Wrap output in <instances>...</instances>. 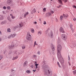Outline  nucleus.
I'll use <instances>...</instances> for the list:
<instances>
[{
    "label": "nucleus",
    "instance_id": "nucleus-46",
    "mask_svg": "<svg viewBox=\"0 0 76 76\" xmlns=\"http://www.w3.org/2000/svg\"><path fill=\"white\" fill-rule=\"evenodd\" d=\"M37 54H39V55L40 54V51H38V52H37Z\"/></svg>",
    "mask_w": 76,
    "mask_h": 76
},
{
    "label": "nucleus",
    "instance_id": "nucleus-51",
    "mask_svg": "<svg viewBox=\"0 0 76 76\" xmlns=\"http://www.w3.org/2000/svg\"><path fill=\"white\" fill-rule=\"evenodd\" d=\"M31 68H33V67H34V66H33V65H32L31 66Z\"/></svg>",
    "mask_w": 76,
    "mask_h": 76
},
{
    "label": "nucleus",
    "instance_id": "nucleus-10",
    "mask_svg": "<svg viewBox=\"0 0 76 76\" xmlns=\"http://www.w3.org/2000/svg\"><path fill=\"white\" fill-rule=\"evenodd\" d=\"M27 37L31 38V34H30V32H27Z\"/></svg>",
    "mask_w": 76,
    "mask_h": 76
},
{
    "label": "nucleus",
    "instance_id": "nucleus-17",
    "mask_svg": "<svg viewBox=\"0 0 76 76\" xmlns=\"http://www.w3.org/2000/svg\"><path fill=\"white\" fill-rule=\"evenodd\" d=\"M63 16L65 18H67V16H68V15H66L64 14L63 15Z\"/></svg>",
    "mask_w": 76,
    "mask_h": 76
},
{
    "label": "nucleus",
    "instance_id": "nucleus-64",
    "mask_svg": "<svg viewBox=\"0 0 76 76\" xmlns=\"http://www.w3.org/2000/svg\"><path fill=\"white\" fill-rule=\"evenodd\" d=\"M0 33L1 34V32L0 31Z\"/></svg>",
    "mask_w": 76,
    "mask_h": 76
},
{
    "label": "nucleus",
    "instance_id": "nucleus-42",
    "mask_svg": "<svg viewBox=\"0 0 76 76\" xmlns=\"http://www.w3.org/2000/svg\"><path fill=\"white\" fill-rule=\"evenodd\" d=\"M2 13H3V14H6V13L5 12H4V11H3L2 12Z\"/></svg>",
    "mask_w": 76,
    "mask_h": 76
},
{
    "label": "nucleus",
    "instance_id": "nucleus-26",
    "mask_svg": "<svg viewBox=\"0 0 76 76\" xmlns=\"http://www.w3.org/2000/svg\"><path fill=\"white\" fill-rule=\"evenodd\" d=\"M72 73H73L74 75H76V70L73 71Z\"/></svg>",
    "mask_w": 76,
    "mask_h": 76
},
{
    "label": "nucleus",
    "instance_id": "nucleus-34",
    "mask_svg": "<svg viewBox=\"0 0 76 76\" xmlns=\"http://www.w3.org/2000/svg\"><path fill=\"white\" fill-rule=\"evenodd\" d=\"M3 58V56L1 55H0V60H1Z\"/></svg>",
    "mask_w": 76,
    "mask_h": 76
},
{
    "label": "nucleus",
    "instance_id": "nucleus-60",
    "mask_svg": "<svg viewBox=\"0 0 76 76\" xmlns=\"http://www.w3.org/2000/svg\"><path fill=\"white\" fill-rule=\"evenodd\" d=\"M68 58H69V60H70V57H69V56H68Z\"/></svg>",
    "mask_w": 76,
    "mask_h": 76
},
{
    "label": "nucleus",
    "instance_id": "nucleus-35",
    "mask_svg": "<svg viewBox=\"0 0 76 76\" xmlns=\"http://www.w3.org/2000/svg\"><path fill=\"white\" fill-rule=\"evenodd\" d=\"M76 69V67L74 66L72 67V70H75Z\"/></svg>",
    "mask_w": 76,
    "mask_h": 76
},
{
    "label": "nucleus",
    "instance_id": "nucleus-40",
    "mask_svg": "<svg viewBox=\"0 0 76 76\" xmlns=\"http://www.w3.org/2000/svg\"><path fill=\"white\" fill-rule=\"evenodd\" d=\"M27 63H28V61H25L24 62V64L25 65L26 64H27Z\"/></svg>",
    "mask_w": 76,
    "mask_h": 76
},
{
    "label": "nucleus",
    "instance_id": "nucleus-24",
    "mask_svg": "<svg viewBox=\"0 0 76 76\" xmlns=\"http://www.w3.org/2000/svg\"><path fill=\"white\" fill-rule=\"evenodd\" d=\"M42 34V31H39L38 32V35H41Z\"/></svg>",
    "mask_w": 76,
    "mask_h": 76
},
{
    "label": "nucleus",
    "instance_id": "nucleus-53",
    "mask_svg": "<svg viewBox=\"0 0 76 76\" xmlns=\"http://www.w3.org/2000/svg\"><path fill=\"white\" fill-rule=\"evenodd\" d=\"M73 20H74V21H75V20H76V18H74V19H73Z\"/></svg>",
    "mask_w": 76,
    "mask_h": 76
},
{
    "label": "nucleus",
    "instance_id": "nucleus-21",
    "mask_svg": "<svg viewBox=\"0 0 76 76\" xmlns=\"http://www.w3.org/2000/svg\"><path fill=\"white\" fill-rule=\"evenodd\" d=\"M22 47L23 50H24V49L25 48V45H22Z\"/></svg>",
    "mask_w": 76,
    "mask_h": 76
},
{
    "label": "nucleus",
    "instance_id": "nucleus-27",
    "mask_svg": "<svg viewBox=\"0 0 76 76\" xmlns=\"http://www.w3.org/2000/svg\"><path fill=\"white\" fill-rule=\"evenodd\" d=\"M48 72L49 74H50H50H51V76H52V72H50L49 70H48Z\"/></svg>",
    "mask_w": 76,
    "mask_h": 76
},
{
    "label": "nucleus",
    "instance_id": "nucleus-52",
    "mask_svg": "<svg viewBox=\"0 0 76 76\" xmlns=\"http://www.w3.org/2000/svg\"><path fill=\"white\" fill-rule=\"evenodd\" d=\"M19 19H22V17L21 16V17H20Z\"/></svg>",
    "mask_w": 76,
    "mask_h": 76
},
{
    "label": "nucleus",
    "instance_id": "nucleus-18",
    "mask_svg": "<svg viewBox=\"0 0 76 76\" xmlns=\"http://www.w3.org/2000/svg\"><path fill=\"white\" fill-rule=\"evenodd\" d=\"M36 12L35 11V9H34L33 10H32V12H31V14H33L34 13H35Z\"/></svg>",
    "mask_w": 76,
    "mask_h": 76
},
{
    "label": "nucleus",
    "instance_id": "nucleus-48",
    "mask_svg": "<svg viewBox=\"0 0 76 76\" xmlns=\"http://www.w3.org/2000/svg\"><path fill=\"white\" fill-rule=\"evenodd\" d=\"M48 32V31L46 30V31H45V33L46 34H47V32Z\"/></svg>",
    "mask_w": 76,
    "mask_h": 76
},
{
    "label": "nucleus",
    "instance_id": "nucleus-54",
    "mask_svg": "<svg viewBox=\"0 0 76 76\" xmlns=\"http://www.w3.org/2000/svg\"><path fill=\"white\" fill-rule=\"evenodd\" d=\"M18 27H19V26H16V28H18Z\"/></svg>",
    "mask_w": 76,
    "mask_h": 76
},
{
    "label": "nucleus",
    "instance_id": "nucleus-49",
    "mask_svg": "<svg viewBox=\"0 0 76 76\" xmlns=\"http://www.w3.org/2000/svg\"><path fill=\"white\" fill-rule=\"evenodd\" d=\"M72 26H73V25H70V28H71V29H72Z\"/></svg>",
    "mask_w": 76,
    "mask_h": 76
},
{
    "label": "nucleus",
    "instance_id": "nucleus-12",
    "mask_svg": "<svg viewBox=\"0 0 76 76\" xmlns=\"http://www.w3.org/2000/svg\"><path fill=\"white\" fill-rule=\"evenodd\" d=\"M28 14H29V12H28L25 13L24 15V18H26V16L27 15H28Z\"/></svg>",
    "mask_w": 76,
    "mask_h": 76
},
{
    "label": "nucleus",
    "instance_id": "nucleus-19",
    "mask_svg": "<svg viewBox=\"0 0 76 76\" xmlns=\"http://www.w3.org/2000/svg\"><path fill=\"white\" fill-rule=\"evenodd\" d=\"M7 10H10L11 9V7L9 6H8L7 7Z\"/></svg>",
    "mask_w": 76,
    "mask_h": 76
},
{
    "label": "nucleus",
    "instance_id": "nucleus-61",
    "mask_svg": "<svg viewBox=\"0 0 76 76\" xmlns=\"http://www.w3.org/2000/svg\"><path fill=\"white\" fill-rule=\"evenodd\" d=\"M20 54V53H19V52L18 53V54L19 55V54Z\"/></svg>",
    "mask_w": 76,
    "mask_h": 76
},
{
    "label": "nucleus",
    "instance_id": "nucleus-37",
    "mask_svg": "<svg viewBox=\"0 0 76 76\" xmlns=\"http://www.w3.org/2000/svg\"><path fill=\"white\" fill-rule=\"evenodd\" d=\"M6 6H4L3 7V9H4V10H6Z\"/></svg>",
    "mask_w": 76,
    "mask_h": 76
},
{
    "label": "nucleus",
    "instance_id": "nucleus-4",
    "mask_svg": "<svg viewBox=\"0 0 76 76\" xmlns=\"http://www.w3.org/2000/svg\"><path fill=\"white\" fill-rule=\"evenodd\" d=\"M59 31L61 32L62 33H65V31L64 30V28L62 27H60L59 28Z\"/></svg>",
    "mask_w": 76,
    "mask_h": 76
},
{
    "label": "nucleus",
    "instance_id": "nucleus-38",
    "mask_svg": "<svg viewBox=\"0 0 76 76\" xmlns=\"http://www.w3.org/2000/svg\"><path fill=\"white\" fill-rule=\"evenodd\" d=\"M63 1L64 3H66V2H67V0H63Z\"/></svg>",
    "mask_w": 76,
    "mask_h": 76
},
{
    "label": "nucleus",
    "instance_id": "nucleus-22",
    "mask_svg": "<svg viewBox=\"0 0 76 76\" xmlns=\"http://www.w3.org/2000/svg\"><path fill=\"white\" fill-rule=\"evenodd\" d=\"M10 16H11V18L12 19H14L15 18V17H14L13 15L12 14H10Z\"/></svg>",
    "mask_w": 76,
    "mask_h": 76
},
{
    "label": "nucleus",
    "instance_id": "nucleus-62",
    "mask_svg": "<svg viewBox=\"0 0 76 76\" xmlns=\"http://www.w3.org/2000/svg\"><path fill=\"white\" fill-rule=\"evenodd\" d=\"M39 21H41V19H39Z\"/></svg>",
    "mask_w": 76,
    "mask_h": 76
},
{
    "label": "nucleus",
    "instance_id": "nucleus-3",
    "mask_svg": "<svg viewBox=\"0 0 76 76\" xmlns=\"http://www.w3.org/2000/svg\"><path fill=\"white\" fill-rule=\"evenodd\" d=\"M61 57H60V56H59V58L58 57L59 60H60L61 59V60L60 61V62L61 63H64V59L62 58V57H61Z\"/></svg>",
    "mask_w": 76,
    "mask_h": 76
},
{
    "label": "nucleus",
    "instance_id": "nucleus-28",
    "mask_svg": "<svg viewBox=\"0 0 76 76\" xmlns=\"http://www.w3.org/2000/svg\"><path fill=\"white\" fill-rule=\"evenodd\" d=\"M38 64H35V66H36V69H37L38 68Z\"/></svg>",
    "mask_w": 76,
    "mask_h": 76
},
{
    "label": "nucleus",
    "instance_id": "nucleus-23",
    "mask_svg": "<svg viewBox=\"0 0 76 76\" xmlns=\"http://www.w3.org/2000/svg\"><path fill=\"white\" fill-rule=\"evenodd\" d=\"M38 45V44L37 43V42L35 41L34 42V47H35V45Z\"/></svg>",
    "mask_w": 76,
    "mask_h": 76
},
{
    "label": "nucleus",
    "instance_id": "nucleus-63",
    "mask_svg": "<svg viewBox=\"0 0 76 76\" xmlns=\"http://www.w3.org/2000/svg\"><path fill=\"white\" fill-rule=\"evenodd\" d=\"M35 64H37V62H36L35 63Z\"/></svg>",
    "mask_w": 76,
    "mask_h": 76
},
{
    "label": "nucleus",
    "instance_id": "nucleus-50",
    "mask_svg": "<svg viewBox=\"0 0 76 76\" xmlns=\"http://www.w3.org/2000/svg\"><path fill=\"white\" fill-rule=\"evenodd\" d=\"M61 6H57V8H60V7H61Z\"/></svg>",
    "mask_w": 76,
    "mask_h": 76
},
{
    "label": "nucleus",
    "instance_id": "nucleus-55",
    "mask_svg": "<svg viewBox=\"0 0 76 76\" xmlns=\"http://www.w3.org/2000/svg\"><path fill=\"white\" fill-rule=\"evenodd\" d=\"M49 30H50V28H48V29L46 31H48Z\"/></svg>",
    "mask_w": 76,
    "mask_h": 76
},
{
    "label": "nucleus",
    "instance_id": "nucleus-16",
    "mask_svg": "<svg viewBox=\"0 0 76 76\" xmlns=\"http://www.w3.org/2000/svg\"><path fill=\"white\" fill-rule=\"evenodd\" d=\"M19 25H20V27L22 28L23 26V24L22 23H20L19 24Z\"/></svg>",
    "mask_w": 76,
    "mask_h": 76
},
{
    "label": "nucleus",
    "instance_id": "nucleus-45",
    "mask_svg": "<svg viewBox=\"0 0 76 76\" xmlns=\"http://www.w3.org/2000/svg\"><path fill=\"white\" fill-rule=\"evenodd\" d=\"M34 24H37V22L36 21L34 22Z\"/></svg>",
    "mask_w": 76,
    "mask_h": 76
},
{
    "label": "nucleus",
    "instance_id": "nucleus-25",
    "mask_svg": "<svg viewBox=\"0 0 76 76\" xmlns=\"http://www.w3.org/2000/svg\"><path fill=\"white\" fill-rule=\"evenodd\" d=\"M3 16H0V20H3Z\"/></svg>",
    "mask_w": 76,
    "mask_h": 76
},
{
    "label": "nucleus",
    "instance_id": "nucleus-58",
    "mask_svg": "<svg viewBox=\"0 0 76 76\" xmlns=\"http://www.w3.org/2000/svg\"><path fill=\"white\" fill-rule=\"evenodd\" d=\"M36 70H33V72H35V71H36Z\"/></svg>",
    "mask_w": 76,
    "mask_h": 76
},
{
    "label": "nucleus",
    "instance_id": "nucleus-56",
    "mask_svg": "<svg viewBox=\"0 0 76 76\" xmlns=\"http://www.w3.org/2000/svg\"><path fill=\"white\" fill-rule=\"evenodd\" d=\"M14 71V70L13 69H11V72H13Z\"/></svg>",
    "mask_w": 76,
    "mask_h": 76
},
{
    "label": "nucleus",
    "instance_id": "nucleus-44",
    "mask_svg": "<svg viewBox=\"0 0 76 76\" xmlns=\"http://www.w3.org/2000/svg\"><path fill=\"white\" fill-rule=\"evenodd\" d=\"M47 67V66H44V69H46Z\"/></svg>",
    "mask_w": 76,
    "mask_h": 76
},
{
    "label": "nucleus",
    "instance_id": "nucleus-13",
    "mask_svg": "<svg viewBox=\"0 0 76 76\" xmlns=\"http://www.w3.org/2000/svg\"><path fill=\"white\" fill-rule=\"evenodd\" d=\"M26 39L28 41H31V37H26Z\"/></svg>",
    "mask_w": 76,
    "mask_h": 76
},
{
    "label": "nucleus",
    "instance_id": "nucleus-1",
    "mask_svg": "<svg viewBox=\"0 0 76 76\" xmlns=\"http://www.w3.org/2000/svg\"><path fill=\"white\" fill-rule=\"evenodd\" d=\"M61 50V45H58L57 46V54L58 57V58H60V57H61V54L60 53Z\"/></svg>",
    "mask_w": 76,
    "mask_h": 76
},
{
    "label": "nucleus",
    "instance_id": "nucleus-31",
    "mask_svg": "<svg viewBox=\"0 0 76 76\" xmlns=\"http://www.w3.org/2000/svg\"><path fill=\"white\" fill-rule=\"evenodd\" d=\"M60 4H62V1L61 0H58Z\"/></svg>",
    "mask_w": 76,
    "mask_h": 76
},
{
    "label": "nucleus",
    "instance_id": "nucleus-6",
    "mask_svg": "<svg viewBox=\"0 0 76 76\" xmlns=\"http://www.w3.org/2000/svg\"><path fill=\"white\" fill-rule=\"evenodd\" d=\"M62 38L64 41L66 40V34H62L61 35Z\"/></svg>",
    "mask_w": 76,
    "mask_h": 76
},
{
    "label": "nucleus",
    "instance_id": "nucleus-11",
    "mask_svg": "<svg viewBox=\"0 0 76 76\" xmlns=\"http://www.w3.org/2000/svg\"><path fill=\"white\" fill-rule=\"evenodd\" d=\"M64 18V17H63V15H61L60 16V20H61V21H62V20H63Z\"/></svg>",
    "mask_w": 76,
    "mask_h": 76
},
{
    "label": "nucleus",
    "instance_id": "nucleus-9",
    "mask_svg": "<svg viewBox=\"0 0 76 76\" xmlns=\"http://www.w3.org/2000/svg\"><path fill=\"white\" fill-rule=\"evenodd\" d=\"M48 35L49 37L50 36L51 38H52L53 35V31H51L50 33H48Z\"/></svg>",
    "mask_w": 76,
    "mask_h": 76
},
{
    "label": "nucleus",
    "instance_id": "nucleus-30",
    "mask_svg": "<svg viewBox=\"0 0 76 76\" xmlns=\"http://www.w3.org/2000/svg\"><path fill=\"white\" fill-rule=\"evenodd\" d=\"M31 31L32 33H34V29H31Z\"/></svg>",
    "mask_w": 76,
    "mask_h": 76
},
{
    "label": "nucleus",
    "instance_id": "nucleus-8",
    "mask_svg": "<svg viewBox=\"0 0 76 76\" xmlns=\"http://www.w3.org/2000/svg\"><path fill=\"white\" fill-rule=\"evenodd\" d=\"M14 47H15L14 46V45L12 44L9 46V48L11 50H12V49H13V48H14Z\"/></svg>",
    "mask_w": 76,
    "mask_h": 76
},
{
    "label": "nucleus",
    "instance_id": "nucleus-57",
    "mask_svg": "<svg viewBox=\"0 0 76 76\" xmlns=\"http://www.w3.org/2000/svg\"><path fill=\"white\" fill-rule=\"evenodd\" d=\"M34 57H36V55H33Z\"/></svg>",
    "mask_w": 76,
    "mask_h": 76
},
{
    "label": "nucleus",
    "instance_id": "nucleus-29",
    "mask_svg": "<svg viewBox=\"0 0 76 76\" xmlns=\"http://www.w3.org/2000/svg\"><path fill=\"white\" fill-rule=\"evenodd\" d=\"M26 72L27 73H31V71L29 70H27L26 71Z\"/></svg>",
    "mask_w": 76,
    "mask_h": 76
},
{
    "label": "nucleus",
    "instance_id": "nucleus-5",
    "mask_svg": "<svg viewBox=\"0 0 76 76\" xmlns=\"http://www.w3.org/2000/svg\"><path fill=\"white\" fill-rule=\"evenodd\" d=\"M7 3L8 5H10L12 3V1L11 0H7Z\"/></svg>",
    "mask_w": 76,
    "mask_h": 76
},
{
    "label": "nucleus",
    "instance_id": "nucleus-2",
    "mask_svg": "<svg viewBox=\"0 0 76 76\" xmlns=\"http://www.w3.org/2000/svg\"><path fill=\"white\" fill-rule=\"evenodd\" d=\"M16 36V33H13L8 36L7 38L8 39H10L12 38H15Z\"/></svg>",
    "mask_w": 76,
    "mask_h": 76
},
{
    "label": "nucleus",
    "instance_id": "nucleus-47",
    "mask_svg": "<svg viewBox=\"0 0 76 76\" xmlns=\"http://www.w3.org/2000/svg\"><path fill=\"white\" fill-rule=\"evenodd\" d=\"M73 7H74V8H75V9H76V6H75V5H73Z\"/></svg>",
    "mask_w": 76,
    "mask_h": 76
},
{
    "label": "nucleus",
    "instance_id": "nucleus-59",
    "mask_svg": "<svg viewBox=\"0 0 76 76\" xmlns=\"http://www.w3.org/2000/svg\"><path fill=\"white\" fill-rule=\"evenodd\" d=\"M1 40H2L1 38H0V41H1Z\"/></svg>",
    "mask_w": 76,
    "mask_h": 76
},
{
    "label": "nucleus",
    "instance_id": "nucleus-7",
    "mask_svg": "<svg viewBox=\"0 0 76 76\" xmlns=\"http://www.w3.org/2000/svg\"><path fill=\"white\" fill-rule=\"evenodd\" d=\"M51 48L53 51H54L55 50V48L53 44H51Z\"/></svg>",
    "mask_w": 76,
    "mask_h": 76
},
{
    "label": "nucleus",
    "instance_id": "nucleus-14",
    "mask_svg": "<svg viewBox=\"0 0 76 76\" xmlns=\"http://www.w3.org/2000/svg\"><path fill=\"white\" fill-rule=\"evenodd\" d=\"M51 15V13L50 12H48L46 14V16H48V17H49Z\"/></svg>",
    "mask_w": 76,
    "mask_h": 76
},
{
    "label": "nucleus",
    "instance_id": "nucleus-20",
    "mask_svg": "<svg viewBox=\"0 0 76 76\" xmlns=\"http://www.w3.org/2000/svg\"><path fill=\"white\" fill-rule=\"evenodd\" d=\"M7 19L10 22H11L12 21V20H11V18H10V16L8 17L7 18Z\"/></svg>",
    "mask_w": 76,
    "mask_h": 76
},
{
    "label": "nucleus",
    "instance_id": "nucleus-36",
    "mask_svg": "<svg viewBox=\"0 0 76 76\" xmlns=\"http://www.w3.org/2000/svg\"><path fill=\"white\" fill-rule=\"evenodd\" d=\"M50 12H51V13H52V14H53L54 12V11H53V10H50Z\"/></svg>",
    "mask_w": 76,
    "mask_h": 76
},
{
    "label": "nucleus",
    "instance_id": "nucleus-15",
    "mask_svg": "<svg viewBox=\"0 0 76 76\" xmlns=\"http://www.w3.org/2000/svg\"><path fill=\"white\" fill-rule=\"evenodd\" d=\"M18 58V56H17L15 57H13L12 59V60H16V59H17Z\"/></svg>",
    "mask_w": 76,
    "mask_h": 76
},
{
    "label": "nucleus",
    "instance_id": "nucleus-39",
    "mask_svg": "<svg viewBox=\"0 0 76 76\" xmlns=\"http://www.w3.org/2000/svg\"><path fill=\"white\" fill-rule=\"evenodd\" d=\"M43 10H44V12H45L46 11V8H43Z\"/></svg>",
    "mask_w": 76,
    "mask_h": 76
},
{
    "label": "nucleus",
    "instance_id": "nucleus-41",
    "mask_svg": "<svg viewBox=\"0 0 76 76\" xmlns=\"http://www.w3.org/2000/svg\"><path fill=\"white\" fill-rule=\"evenodd\" d=\"M57 64L58 65L59 67H60V64H59V63L58 62H57Z\"/></svg>",
    "mask_w": 76,
    "mask_h": 76
},
{
    "label": "nucleus",
    "instance_id": "nucleus-32",
    "mask_svg": "<svg viewBox=\"0 0 76 76\" xmlns=\"http://www.w3.org/2000/svg\"><path fill=\"white\" fill-rule=\"evenodd\" d=\"M6 23V22H5L3 21V22H1V24L3 25V24H4V23Z\"/></svg>",
    "mask_w": 76,
    "mask_h": 76
},
{
    "label": "nucleus",
    "instance_id": "nucleus-33",
    "mask_svg": "<svg viewBox=\"0 0 76 76\" xmlns=\"http://www.w3.org/2000/svg\"><path fill=\"white\" fill-rule=\"evenodd\" d=\"M7 32H10V28H8L7 29Z\"/></svg>",
    "mask_w": 76,
    "mask_h": 76
},
{
    "label": "nucleus",
    "instance_id": "nucleus-43",
    "mask_svg": "<svg viewBox=\"0 0 76 76\" xmlns=\"http://www.w3.org/2000/svg\"><path fill=\"white\" fill-rule=\"evenodd\" d=\"M44 25H46L47 24V23L45 21H44V23H43Z\"/></svg>",
    "mask_w": 76,
    "mask_h": 76
}]
</instances>
